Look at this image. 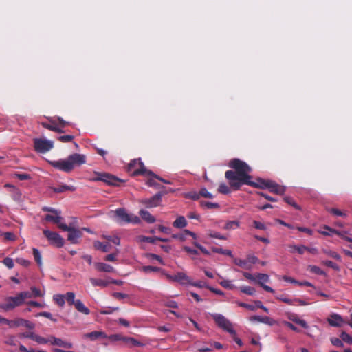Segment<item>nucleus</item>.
I'll return each instance as SVG.
<instances>
[{"instance_id":"f257e3e1","label":"nucleus","mask_w":352,"mask_h":352,"mask_svg":"<svg viewBox=\"0 0 352 352\" xmlns=\"http://www.w3.org/2000/svg\"><path fill=\"white\" fill-rule=\"evenodd\" d=\"M229 166L236 170V172L228 170L225 173L231 187L238 190L242 184L254 186L256 182H252V177L249 175L252 168L245 162L233 159L230 162Z\"/></svg>"},{"instance_id":"f03ea898","label":"nucleus","mask_w":352,"mask_h":352,"mask_svg":"<svg viewBox=\"0 0 352 352\" xmlns=\"http://www.w3.org/2000/svg\"><path fill=\"white\" fill-rule=\"evenodd\" d=\"M85 163L86 156L79 153L72 154L66 159L50 162L53 167L65 173H70L76 166H81Z\"/></svg>"},{"instance_id":"7ed1b4c3","label":"nucleus","mask_w":352,"mask_h":352,"mask_svg":"<svg viewBox=\"0 0 352 352\" xmlns=\"http://www.w3.org/2000/svg\"><path fill=\"white\" fill-rule=\"evenodd\" d=\"M109 215L118 223H133L138 224L141 221L138 216L127 213L124 208H118L116 210H112L109 213Z\"/></svg>"},{"instance_id":"20e7f679","label":"nucleus","mask_w":352,"mask_h":352,"mask_svg":"<svg viewBox=\"0 0 352 352\" xmlns=\"http://www.w3.org/2000/svg\"><path fill=\"white\" fill-rule=\"evenodd\" d=\"M254 187L260 188H268L272 192L282 195L285 192V187L278 185L277 184L270 181L259 179L254 185Z\"/></svg>"},{"instance_id":"39448f33","label":"nucleus","mask_w":352,"mask_h":352,"mask_svg":"<svg viewBox=\"0 0 352 352\" xmlns=\"http://www.w3.org/2000/svg\"><path fill=\"white\" fill-rule=\"evenodd\" d=\"M212 317L220 328L232 335H235V331L232 328V323L225 316L219 314H214Z\"/></svg>"},{"instance_id":"423d86ee","label":"nucleus","mask_w":352,"mask_h":352,"mask_svg":"<svg viewBox=\"0 0 352 352\" xmlns=\"http://www.w3.org/2000/svg\"><path fill=\"white\" fill-rule=\"evenodd\" d=\"M22 304L19 297L16 295L14 297L6 298L4 302L0 304V309L4 311H9Z\"/></svg>"},{"instance_id":"0eeeda50","label":"nucleus","mask_w":352,"mask_h":352,"mask_svg":"<svg viewBox=\"0 0 352 352\" xmlns=\"http://www.w3.org/2000/svg\"><path fill=\"white\" fill-rule=\"evenodd\" d=\"M34 142V148L38 153H46L54 147V142L47 139L36 138Z\"/></svg>"},{"instance_id":"6e6552de","label":"nucleus","mask_w":352,"mask_h":352,"mask_svg":"<svg viewBox=\"0 0 352 352\" xmlns=\"http://www.w3.org/2000/svg\"><path fill=\"white\" fill-rule=\"evenodd\" d=\"M43 234L52 245L57 248H60L63 245L64 240L58 233L44 230Z\"/></svg>"},{"instance_id":"1a4fd4ad","label":"nucleus","mask_w":352,"mask_h":352,"mask_svg":"<svg viewBox=\"0 0 352 352\" xmlns=\"http://www.w3.org/2000/svg\"><path fill=\"white\" fill-rule=\"evenodd\" d=\"M166 278L170 281L178 282L182 285L191 284V278L184 272H177L174 275L165 274Z\"/></svg>"},{"instance_id":"9d476101","label":"nucleus","mask_w":352,"mask_h":352,"mask_svg":"<svg viewBox=\"0 0 352 352\" xmlns=\"http://www.w3.org/2000/svg\"><path fill=\"white\" fill-rule=\"evenodd\" d=\"M45 220L56 223L58 228L61 230H67V226L61 222L62 217L60 216V211L54 214L52 213L51 214H47L45 217Z\"/></svg>"},{"instance_id":"9b49d317","label":"nucleus","mask_w":352,"mask_h":352,"mask_svg":"<svg viewBox=\"0 0 352 352\" xmlns=\"http://www.w3.org/2000/svg\"><path fill=\"white\" fill-rule=\"evenodd\" d=\"M146 208L158 206L161 203V195L157 194L149 199H144L140 201Z\"/></svg>"},{"instance_id":"f8f14e48","label":"nucleus","mask_w":352,"mask_h":352,"mask_svg":"<svg viewBox=\"0 0 352 352\" xmlns=\"http://www.w3.org/2000/svg\"><path fill=\"white\" fill-rule=\"evenodd\" d=\"M82 337L85 340L96 341L102 338H107V335L102 331H94L84 333Z\"/></svg>"},{"instance_id":"ddd939ff","label":"nucleus","mask_w":352,"mask_h":352,"mask_svg":"<svg viewBox=\"0 0 352 352\" xmlns=\"http://www.w3.org/2000/svg\"><path fill=\"white\" fill-rule=\"evenodd\" d=\"M256 280L258 283L267 292L274 293V290L268 285H265V283L270 281V277L266 274L259 273L256 275Z\"/></svg>"},{"instance_id":"4468645a","label":"nucleus","mask_w":352,"mask_h":352,"mask_svg":"<svg viewBox=\"0 0 352 352\" xmlns=\"http://www.w3.org/2000/svg\"><path fill=\"white\" fill-rule=\"evenodd\" d=\"M327 322L333 327H341L344 323L342 316L337 314H331L327 318Z\"/></svg>"},{"instance_id":"2eb2a0df","label":"nucleus","mask_w":352,"mask_h":352,"mask_svg":"<svg viewBox=\"0 0 352 352\" xmlns=\"http://www.w3.org/2000/svg\"><path fill=\"white\" fill-rule=\"evenodd\" d=\"M49 342L52 345H56L63 348L72 349L73 347L72 342L64 341L54 336L49 338Z\"/></svg>"},{"instance_id":"dca6fc26","label":"nucleus","mask_w":352,"mask_h":352,"mask_svg":"<svg viewBox=\"0 0 352 352\" xmlns=\"http://www.w3.org/2000/svg\"><path fill=\"white\" fill-rule=\"evenodd\" d=\"M64 231H68V240L72 243H78V240L81 237V232L74 228H71L67 226V230H63Z\"/></svg>"},{"instance_id":"f3484780","label":"nucleus","mask_w":352,"mask_h":352,"mask_svg":"<svg viewBox=\"0 0 352 352\" xmlns=\"http://www.w3.org/2000/svg\"><path fill=\"white\" fill-rule=\"evenodd\" d=\"M251 322H258L269 325H273L276 323V321L268 316H252L250 318Z\"/></svg>"},{"instance_id":"a211bd4d","label":"nucleus","mask_w":352,"mask_h":352,"mask_svg":"<svg viewBox=\"0 0 352 352\" xmlns=\"http://www.w3.org/2000/svg\"><path fill=\"white\" fill-rule=\"evenodd\" d=\"M1 324H7L10 328H16L21 326V318H18L14 320H8L6 318L1 317Z\"/></svg>"},{"instance_id":"6ab92c4d","label":"nucleus","mask_w":352,"mask_h":352,"mask_svg":"<svg viewBox=\"0 0 352 352\" xmlns=\"http://www.w3.org/2000/svg\"><path fill=\"white\" fill-rule=\"evenodd\" d=\"M287 318L289 320L294 322V323H296L297 324H299L302 327L305 328V329L308 328V325H307V323L306 322V321L302 319H300L296 314H291V313L288 314Z\"/></svg>"},{"instance_id":"aec40b11","label":"nucleus","mask_w":352,"mask_h":352,"mask_svg":"<svg viewBox=\"0 0 352 352\" xmlns=\"http://www.w3.org/2000/svg\"><path fill=\"white\" fill-rule=\"evenodd\" d=\"M139 214L140 215L141 218L148 223H153L156 221L155 217H153L149 212L145 210H140Z\"/></svg>"},{"instance_id":"412c9836","label":"nucleus","mask_w":352,"mask_h":352,"mask_svg":"<svg viewBox=\"0 0 352 352\" xmlns=\"http://www.w3.org/2000/svg\"><path fill=\"white\" fill-rule=\"evenodd\" d=\"M95 268L98 272H114V268L110 265L104 263H96L94 264Z\"/></svg>"},{"instance_id":"4be33fe9","label":"nucleus","mask_w":352,"mask_h":352,"mask_svg":"<svg viewBox=\"0 0 352 352\" xmlns=\"http://www.w3.org/2000/svg\"><path fill=\"white\" fill-rule=\"evenodd\" d=\"M318 232L325 236H331L333 234H336L338 236H342V232H338L334 229L329 228V226H324L322 228L318 230Z\"/></svg>"},{"instance_id":"5701e85b","label":"nucleus","mask_w":352,"mask_h":352,"mask_svg":"<svg viewBox=\"0 0 352 352\" xmlns=\"http://www.w3.org/2000/svg\"><path fill=\"white\" fill-rule=\"evenodd\" d=\"M89 280H90L91 283L94 286L105 287L108 286L109 284L110 283L109 280H102V279L94 278H91Z\"/></svg>"},{"instance_id":"b1692460","label":"nucleus","mask_w":352,"mask_h":352,"mask_svg":"<svg viewBox=\"0 0 352 352\" xmlns=\"http://www.w3.org/2000/svg\"><path fill=\"white\" fill-rule=\"evenodd\" d=\"M74 307L79 312H81L85 315H88L90 313L89 309L85 306L80 300H76V302L74 305Z\"/></svg>"},{"instance_id":"393cba45","label":"nucleus","mask_w":352,"mask_h":352,"mask_svg":"<svg viewBox=\"0 0 352 352\" xmlns=\"http://www.w3.org/2000/svg\"><path fill=\"white\" fill-rule=\"evenodd\" d=\"M124 343H126L129 346H142L144 344L135 340V338L132 337H126L124 336L123 341Z\"/></svg>"},{"instance_id":"a878e982","label":"nucleus","mask_w":352,"mask_h":352,"mask_svg":"<svg viewBox=\"0 0 352 352\" xmlns=\"http://www.w3.org/2000/svg\"><path fill=\"white\" fill-rule=\"evenodd\" d=\"M173 226L177 228H184L187 226V221L183 216L178 217L173 223Z\"/></svg>"},{"instance_id":"bb28decb","label":"nucleus","mask_w":352,"mask_h":352,"mask_svg":"<svg viewBox=\"0 0 352 352\" xmlns=\"http://www.w3.org/2000/svg\"><path fill=\"white\" fill-rule=\"evenodd\" d=\"M239 226L240 222L239 221H229L225 223L223 229L226 230H236L239 228Z\"/></svg>"},{"instance_id":"cd10ccee","label":"nucleus","mask_w":352,"mask_h":352,"mask_svg":"<svg viewBox=\"0 0 352 352\" xmlns=\"http://www.w3.org/2000/svg\"><path fill=\"white\" fill-rule=\"evenodd\" d=\"M289 251L291 252H297L300 254H304L305 252L307 247L301 245H289Z\"/></svg>"},{"instance_id":"c85d7f7f","label":"nucleus","mask_w":352,"mask_h":352,"mask_svg":"<svg viewBox=\"0 0 352 352\" xmlns=\"http://www.w3.org/2000/svg\"><path fill=\"white\" fill-rule=\"evenodd\" d=\"M134 164H137L140 166L139 169H137L136 170L134 171V173H133L134 175H140V174L147 175V174H150V173H148L146 170V168L144 166L142 162H141L140 160L134 161Z\"/></svg>"},{"instance_id":"c756f323","label":"nucleus","mask_w":352,"mask_h":352,"mask_svg":"<svg viewBox=\"0 0 352 352\" xmlns=\"http://www.w3.org/2000/svg\"><path fill=\"white\" fill-rule=\"evenodd\" d=\"M221 280L219 281V284L224 288L229 289H234L236 288L235 285H234L231 280L225 279L223 277H221Z\"/></svg>"},{"instance_id":"7c9ffc66","label":"nucleus","mask_w":352,"mask_h":352,"mask_svg":"<svg viewBox=\"0 0 352 352\" xmlns=\"http://www.w3.org/2000/svg\"><path fill=\"white\" fill-rule=\"evenodd\" d=\"M234 263L239 267L245 269V270H250L251 269V264L248 263V261L242 260L239 258H235L234 261Z\"/></svg>"},{"instance_id":"2f4dec72","label":"nucleus","mask_w":352,"mask_h":352,"mask_svg":"<svg viewBox=\"0 0 352 352\" xmlns=\"http://www.w3.org/2000/svg\"><path fill=\"white\" fill-rule=\"evenodd\" d=\"M54 302L60 307H63L65 303V297L63 294H55L53 296Z\"/></svg>"},{"instance_id":"473e14b6","label":"nucleus","mask_w":352,"mask_h":352,"mask_svg":"<svg viewBox=\"0 0 352 352\" xmlns=\"http://www.w3.org/2000/svg\"><path fill=\"white\" fill-rule=\"evenodd\" d=\"M76 190L75 187L74 186H69L67 185H61L58 186V188H54L53 190L55 192H63L66 190H70V191H74Z\"/></svg>"},{"instance_id":"72a5a7b5","label":"nucleus","mask_w":352,"mask_h":352,"mask_svg":"<svg viewBox=\"0 0 352 352\" xmlns=\"http://www.w3.org/2000/svg\"><path fill=\"white\" fill-rule=\"evenodd\" d=\"M65 300L67 301L68 304L70 305H74L76 302V300H75V294L72 292H67L65 295Z\"/></svg>"},{"instance_id":"f704fd0d","label":"nucleus","mask_w":352,"mask_h":352,"mask_svg":"<svg viewBox=\"0 0 352 352\" xmlns=\"http://www.w3.org/2000/svg\"><path fill=\"white\" fill-rule=\"evenodd\" d=\"M94 248L97 250H100L102 252H108L109 250V245L107 244H103L100 241H95L94 243Z\"/></svg>"},{"instance_id":"c9c22d12","label":"nucleus","mask_w":352,"mask_h":352,"mask_svg":"<svg viewBox=\"0 0 352 352\" xmlns=\"http://www.w3.org/2000/svg\"><path fill=\"white\" fill-rule=\"evenodd\" d=\"M240 290L241 292L250 296L254 295L256 292L255 289L250 286H242L240 287Z\"/></svg>"},{"instance_id":"e433bc0d","label":"nucleus","mask_w":352,"mask_h":352,"mask_svg":"<svg viewBox=\"0 0 352 352\" xmlns=\"http://www.w3.org/2000/svg\"><path fill=\"white\" fill-rule=\"evenodd\" d=\"M327 210L331 213L333 215H336V216H340V217H345L346 216V213L340 210L338 208H327Z\"/></svg>"},{"instance_id":"4c0bfd02","label":"nucleus","mask_w":352,"mask_h":352,"mask_svg":"<svg viewBox=\"0 0 352 352\" xmlns=\"http://www.w3.org/2000/svg\"><path fill=\"white\" fill-rule=\"evenodd\" d=\"M201 206L208 209H217L219 206L217 203H212L208 201H201Z\"/></svg>"},{"instance_id":"58836bf2","label":"nucleus","mask_w":352,"mask_h":352,"mask_svg":"<svg viewBox=\"0 0 352 352\" xmlns=\"http://www.w3.org/2000/svg\"><path fill=\"white\" fill-rule=\"evenodd\" d=\"M138 241L139 242H148L151 243H154L156 241L155 237H148L144 236H139L137 238Z\"/></svg>"},{"instance_id":"ea45409f","label":"nucleus","mask_w":352,"mask_h":352,"mask_svg":"<svg viewBox=\"0 0 352 352\" xmlns=\"http://www.w3.org/2000/svg\"><path fill=\"white\" fill-rule=\"evenodd\" d=\"M307 269L312 273L316 274H324V272L316 265H309Z\"/></svg>"},{"instance_id":"a19ab883","label":"nucleus","mask_w":352,"mask_h":352,"mask_svg":"<svg viewBox=\"0 0 352 352\" xmlns=\"http://www.w3.org/2000/svg\"><path fill=\"white\" fill-rule=\"evenodd\" d=\"M21 326H23L28 329H33L35 327V324L27 320L21 318Z\"/></svg>"},{"instance_id":"79ce46f5","label":"nucleus","mask_w":352,"mask_h":352,"mask_svg":"<svg viewBox=\"0 0 352 352\" xmlns=\"http://www.w3.org/2000/svg\"><path fill=\"white\" fill-rule=\"evenodd\" d=\"M104 239H106L109 241H111L114 244L119 245L120 243V239L117 236H103Z\"/></svg>"},{"instance_id":"37998d69","label":"nucleus","mask_w":352,"mask_h":352,"mask_svg":"<svg viewBox=\"0 0 352 352\" xmlns=\"http://www.w3.org/2000/svg\"><path fill=\"white\" fill-rule=\"evenodd\" d=\"M111 342H117V341H123L124 336L121 334H113L109 336H107V338Z\"/></svg>"},{"instance_id":"c03bdc74","label":"nucleus","mask_w":352,"mask_h":352,"mask_svg":"<svg viewBox=\"0 0 352 352\" xmlns=\"http://www.w3.org/2000/svg\"><path fill=\"white\" fill-rule=\"evenodd\" d=\"M33 340L38 342V344H47L49 342V338L46 339L36 334H34Z\"/></svg>"},{"instance_id":"a18cd8bd","label":"nucleus","mask_w":352,"mask_h":352,"mask_svg":"<svg viewBox=\"0 0 352 352\" xmlns=\"http://www.w3.org/2000/svg\"><path fill=\"white\" fill-rule=\"evenodd\" d=\"M19 297L20 300H21L22 303L23 304L24 301L27 298H30L32 297V294L28 292H22L17 294Z\"/></svg>"},{"instance_id":"49530a36","label":"nucleus","mask_w":352,"mask_h":352,"mask_svg":"<svg viewBox=\"0 0 352 352\" xmlns=\"http://www.w3.org/2000/svg\"><path fill=\"white\" fill-rule=\"evenodd\" d=\"M33 255H34V258H35L36 261L37 262V263L39 265H41L42 264L41 255L37 249H36V248L33 249Z\"/></svg>"},{"instance_id":"de8ad7c7","label":"nucleus","mask_w":352,"mask_h":352,"mask_svg":"<svg viewBox=\"0 0 352 352\" xmlns=\"http://www.w3.org/2000/svg\"><path fill=\"white\" fill-rule=\"evenodd\" d=\"M5 188H10V191L12 192H15L16 194H17L18 195V197H19L20 196H21V193L20 192V190L14 186L12 185V184H6L5 186H4Z\"/></svg>"},{"instance_id":"09e8293b","label":"nucleus","mask_w":352,"mask_h":352,"mask_svg":"<svg viewBox=\"0 0 352 352\" xmlns=\"http://www.w3.org/2000/svg\"><path fill=\"white\" fill-rule=\"evenodd\" d=\"M324 252L327 254L328 256L338 260L340 261L341 257L336 252L331 251V250H324Z\"/></svg>"},{"instance_id":"8fccbe9b","label":"nucleus","mask_w":352,"mask_h":352,"mask_svg":"<svg viewBox=\"0 0 352 352\" xmlns=\"http://www.w3.org/2000/svg\"><path fill=\"white\" fill-rule=\"evenodd\" d=\"M142 270L144 272L149 273L151 272H157L160 271V269L157 267H153V266H144L142 267Z\"/></svg>"},{"instance_id":"3c124183","label":"nucleus","mask_w":352,"mask_h":352,"mask_svg":"<svg viewBox=\"0 0 352 352\" xmlns=\"http://www.w3.org/2000/svg\"><path fill=\"white\" fill-rule=\"evenodd\" d=\"M340 337L343 341L349 344H352V337L346 332H342Z\"/></svg>"},{"instance_id":"603ef678","label":"nucleus","mask_w":352,"mask_h":352,"mask_svg":"<svg viewBox=\"0 0 352 352\" xmlns=\"http://www.w3.org/2000/svg\"><path fill=\"white\" fill-rule=\"evenodd\" d=\"M200 196L204 197L206 198L212 199L213 198V195L209 192L206 188H201L199 191Z\"/></svg>"},{"instance_id":"864d4df0","label":"nucleus","mask_w":352,"mask_h":352,"mask_svg":"<svg viewBox=\"0 0 352 352\" xmlns=\"http://www.w3.org/2000/svg\"><path fill=\"white\" fill-rule=\"evenodd\" d=\"M3 264L7 266L9 269H12L14 267V261L12 258L6 257L3 261Z\"/></svg>"},{"instance_id":"5fc2aeb1","label":"nucleus","mask_w":352,"mask_h":352,"mask_svg":"<svg viewBox=\"0 0 352 352\" xmlns=\"http://www.w3.org/2000/svg\"><path fill=\"white\" fill-rule=\"evenodd\" d=\"M218 190L219 192L223 194H228L230 192L229 188L225 184H221L219 186Z\"/></svg>"},{"instance_id":"6e6d98bb","label":"nucleus","mask_w":352,"mask_h":352,"mask_svg":"<svg viewBox=\"0 0 352 352\" xmlns=\"http://www.w3.org/2000/svg\"><path fill=\"white\" fill-rule=\"evenodd\" d=\"M252 223L256 229L261 230H265L266 229L265 225L260 221H253Z\"/></svg>"},{"instance_id":"4d7b16f0","label":"nucleus","mask_w":352,"mask_h":352,"mask_svg":"<svg viewBox=\"0 0 352 352\" xmlns=\"http://www.w3.org/2000/svg\"><path fill=\"white\" fill-rule=\"evenodd\" d=\"M107 180H109L111 182H107V184H109V185H118V183L119 182V179L116 177H115L113 175H108V177H107Z\"/></svg>"},{"instance_id":"13d9d810","label":"nucleus","mask_w":352,"mask_h":352,"mask_svg":"<svg viewBox=\"0 0 352 352\" xmlns=\"http://www.w3.org/2000/svg\"><path fill=\"white\" fill-rule=\"evenodd\" d=\"M3 236L6 241H14L16 240V236L12 232H6Z\"/></svg>"},{"instance_id":"bf43d9fd","label":"nucleus","mask_w":352,"mask_h":352,"mask_svg":"<svg viewBox=\"0 0 352 352\" xmlns=\"http://www.w3.org/2000/svg\"><path fill=\"white\" fill-rule=\"evenodd\" d=\"M16 262L19 263V265L24 266V267H28L30 262L23 258H18L16 259Z\"/></svg>"},{"instance_id":"052dcab7","label":"nucleus","mask_w":352,"mask_h":352,"mask_svg":"<svg viewBox=\"0 0 352 352\" xmlns=\"http://www.w3.org/2000/svg\"><path fill=\"white\" fill-rule=\"evenodd\" d=\"M187 234L184 233V230L182 232V233L179 234H173L172 237L173 239H177L180 240L181 241H184L186 239Z\"/></svg>"},{"instance_id":"680f3d73","label":"nucleus","mask_w":352,"mask_h":352,"mask_svg":"<svg viewBox=\"0 0 352 352\" xmlns=\"http://www.w3.org/2000/svg\"><path fill=\"white\" fill-rule=\"evenodd\" d=\"M74 137L72 135H63L60 136L58 138V140L62 142H71L73 140Z\"/></svg>"},{"instance_id":"e2e57ef3","label":"nucleus","mask_w":352,"mask_h":352,"mask_svg":"<svg viewBox=\"0 0 352 352\" xmlns=\"http://www.w3.org/2000/svg\"><path fill=\"white\" fill-rule=\"evenodd\" d=\"M37 316H43V317H45L47 318H49L51 320L54 321V322H56V320L53 318H52V316L50 313L49 312H46V311H43V312H41V313H38L37 315Z\"/></svg>"},{"instance_id":"0e129e2a","label":"nucleus","mask_w":352,"mask_h":352,"mask_svg":"<svg viewBox=\"0 0 352 352\" xmlns=\"http://www.w3.org/2000/svg\"><path fill=\"white\" fill-rule=\"evenodd\" d=\"M31 290L32 292V295L34 296H44V293L42 292L40 289H38L36 287H32Z\"/></svg>"},{"instance_id":"69168bd1","label":"nucleus","mask_w":352,"mask_h":352,"mask_svg":"<svg viewBox=\"0 0 352 352\" xmlns=\"http://www.w3.org/2000/svg\"><path fill=\"white\" fill-rule=\"evenodd\" d=\"M208 236L210 237H212V238H217V239H223V240H226V236H224L223 235L220 234L218 232H210L208 234Z\"/></svg>"},{"instance_id":"338daca9","label":"nucleus","mask_w":352,"mask_h":352,"mask_svg":"<svg viewBox=\"0 0 352 352\" xmlns=\"http://www.w3.org/2000/svg\"><path fill=\"white\" fill-rule=\"evenodd\" d=\"M237 304H238L239 306L244 307V308H246V309H250L251 311H254L255 310V306H253V305H249V304H247V303H245V302H237Z\"/></svg>"},{"instance_id":"774afa93","label":"nucleus","mask_w":352,"mask_h":352,"mask_svg":"<svg viewBox=\"0 0 352 352\" xmlns=\"http://www.w3.org/2000/svg\"><path fill=\"white\" fill-rule=\"evenodd\" d=\"M186 197L190 198L193 200H197L200 197L199 192H192L186 195Z\"/></svg>"}]
</instances>
